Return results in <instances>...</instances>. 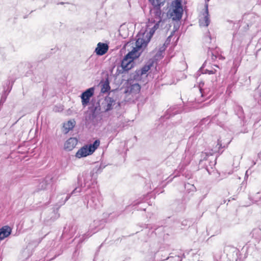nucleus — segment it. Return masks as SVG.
I'll return each mask as SVG.
<instances>
[{
	"mask_svg": "<svg viewBox=\"0 0 261 261\" xmlns=\"http://www.w3.org/2000/svg\"><path fill=\"white\" fill-rule=\"evenodd\" d=\"M217 145H218V146H219V147H218V150H215L214 151V152L218 151H219V149H220V148H222V147H225V146H224L223 147H222V143H221V141H220V140H218V144H217Z\"/></svg>",
	"mask_w": 261,
	"mask_h": 261,
	"instance_id": "26",
	"label": "nucleus"
},
{
	"mask_svg": "<svg viewBox=\"0 0 261 261\" xmlns=\"http://www.w3.org/2000/svg\"><path fill=\"white\" fill-rule=\"evenodd\" d=\"M99 144L100 141L98 140H96L92 144L84 146L78 150L76 153L75 156L80 159L91 154L97 148Z\"/></svg>",
	"mask_w": 261,
	"mask_h": 261,
	"instance_id": "3",
	"label": "nucleus"
},
{
	"mask_svg": "<svg viewBox=\"0 0 261 261\" xmlns=\"http://www.w3.org/2000/svg\"><path fill=\"white\" fill-rule=\"evenodd\" d=\"M141 87L138 83H135L130 85L127 87L125 91L126 96H129L128 99H133L135 98V95L138 94L140 91Z\"/></svg>",
	"mask_w": 261,
	"mask_h": 261,
	"instance_id": "5",
	"label": "nucleus"
},
{
	"mask_svg": "<svg viewBox=\"0 0 261 261\" xmlns=\"http://www.w3.org/2000/svg\"><path fill=\"white\" fill-rule=\"evenodd\" d=\"M208 120L207 118L203 119L199 123V127H202V128H203L204 127L202 126L205 124L206 122H207Z\"/></svg>",
	"mask_w": 261,
	"mask_h": 261,
	"instance_id": "23",
	"label": "nucleus"
},
{
	"mask_svg": "<svg viewBox=\"0 0 261 261\" xmlns=\"http://www.w3.org/2000/svg\"><path fill=\"white\" fill-rule=\"evenodd\" d=\"M109 49V46L107 44L99 42L95 49V52L98 56L105 55Z\"/></svg>",
	"mask_w": 261,
	"mask_h": 261,
	"instance_id": "10",
	"label": "nucleus"
},
{
	"mask_svg": "<svg viewBox=\"0 0 261 261\" xmlns=\"http://www.w3.org/2000/svg\"><path fill=\"white\" fill-rule=\"evenodd\" d=\"M257 195H258V196H260V194L259 193H257Z\"/></svg>",
	"mask_w": 261,
	"mask_h": 261,
	"instance_id": "30",
	"label": "nucleus"
},
{
	"mask_svg": "<svg viewBox=\"0 0 261 261\" xmlns=\"http://www.w3.org/2000/svg\"><path fill=\"white\" fill-rule=\"evenodd\" d=\"M75 122L74 120H69L64 124V132L65 134L68 133L75 126Z\"/></svg>",
	"mask_w": 261,
	"mask_h": 261,
	"instance_id": "14",
	"label": "nucleus"
},
{
	"mask_svg": "<svg viewBox=\"0 0 261 261\" xmlns=\"http://www.w3.org/2000/svg\"><path fill=\"white\" fill-rule=\"evenodd\" d=\"M150 12L151 17L146 23L145 30H141L137 36L138 47L147 45L155 31L164 23L162 20L164 13L162 12L160 7H153Z\"/></svg>",
	"mask_w": 261,
	"mask_h": 261,
	"instance_id": "1",
	"label": "nucleus"
},
{
	"mask_svg": "<svg viewBox=\"0 0 261 261\" xmlns=\"http://www.w3.org/2000/svg\"><path fill=\"white\" fill-rule=\"evenodd\" d=\"M77 140L75 138H70L68 139L64 144V149L70 151L72 150L76 145Z\"/></svg>",
	"mask_w": 261,
	"mask_h": 261,
	"instance_id": "11",
	"label": "nucleus"
},
{
	"mask_svg": "<svg viewBox=\"0 0 261 261\" xmlns=\"http://www.w3.org/2000/svg\"><path fill=\"white\" fill-rule=\"evenodd\" d=\"M94 87H91L82 93L81 98L83 106L86 107L88 105L90 98L94 95Z\"/></svg>",
	"mask_w": 261,
	"mask_h": 261,
	"instance_id": "6",
	"label": "nucleus"
},
{
	"mask_svg": "<svg viewBox=\"0 0 261 261\" xmlns=\"http://www.w3.org/2000/svg\"><path fill=\"white\" fill-rule=\"evenodd\" d=\"M185 188L187 189V190H190L191 191H195V187L193 185H191L190 184H187L185 185Z\"/></svg>",
	"mask_w": 261,
	"mask_h": 261,
	"instance_id": "21",
	"label": "nucleus"
},
{
	"mask_svg": "<svg viewBox=\"0 0 261 261\" xmlns=\"http://www.w3.org/2000/svg\"><path fill=\"white\" fill-rule=\"evenodd\" d=\"M110 89L109 83L108 82H105L102 85L101 91L102 93H106L108 92Z\"/></svg>",
	"mask_w": 261,
	"mask_h": 261,
	"instance_id": "19",
	"label": "nucleus"
},
{
	"mask_svg": "<svg viewBox=\"0 0 261 261\" xmlns=\"http://www.w3.org/2000/svg\"><path fill=\"white\" fill-rule=\"evenodd\" d=\"M215 164H216L215 160H214V161L211 162V163L210 164V166L211 167V170H210L208 168V167L207 166H206V170L207 171V172H208L209 174H211V173L212 172V170H213V167L215 166Z\"/></svg>",
	"mask_w": 261,
	"mask_h": 261,
	"instance_id": "22",
	"label": "nucleus"
},
{
	"mask_svg": "<svg viewBox=\"0 0 261 261\" xmlns=\"http://www.w3.org/2000/svg\"><path fill=\"white\" fill-rule=\"evenodd\" d=\"M97 193H93L91 196H88L87 207L92 208H97L100 205L99 200L97 198Z\"/></svg>",
	"mask_w": 261,
	"mask_h": 261,
	"instance_id": "7",
	"label": "nucleus"
},
{
	"mask_svg": "<svg viewBox=\"0 0 261 261\" xmlns=\"http://www.w3.org/2000/svg\"><path fill=\"white\" fill-rule=\"evenodd\" d=\"M204 64H205V63L203 64L202 66L201 67V68L199 70L202 73H208L209 74H214L215 73L216 70L214 71V70H209L206 69L204 71L203 68Z\"/></svg>",
	"mask_w": 261,
	"mask_h": 261,
	"instance_id": "20",
	"label": "nucleus"
},
{
	"mask_svg": "<svg viewBox=\"0 0 261 261\" xmlns=\"http://www.w3.org/2000/svg\"><path fill=\"white\" fill-rule=\"evenodd\" d=\"M153 7H161L163 6L165 0H149Z\"/></svg>",
	"mask_w": 261,
	"mask_h": 261,
	"instance_id": "18",
	"label": "nucleus"
},
{
	"mask_svg": "<svg viewBox=\"0 0 261 261\" xmlns=\"http://www.w3.org/2000/svg\"><path fill=\"white\" fill-rule=\"evenodd\" d=\"M153 61H149L140 70L141 75L146 74L153 66Z\"/></svg>",
	"mask_w": 261,
	"mask_h": 261,
	"instance_id": "15",
	"label": "nucleus"
},
{
	"mask_svg": "<svg viewBox=\"0 0 261 261\" xmlns=\"http://www.w3.org/2000/svg\"><path fill=\"white\" fill-rule=\"evenodd\" d=\"M70 196H71V195H67L65 200L61 204H64L66 202V201H67L69 199V198L70 197Z\"/></svg>",
	"mask_w": 261,
	"mask_h": 261,
	"instance_id": "27",
	"label": "nucleus"
},
{
	"mask_svg": "<svg viewBox=\"0 0 261 261\" xmlns=\"http://www.w3.org/2000/svg\"><path fill=\"white\" fill-rule=\"evenodd\" d=\"M173 9L169 15L173 20H179L182 15L183 9L180 0H175L172 3Z\"/></svg>",
	"mask_w": 261,
	"mask_h": 261,
	"instance_id": "4",
	"label": "nucleus"
},
{
	"mask_svg": "<svg viewBox=\"0 0 261 261\" xmlns=\"http://www.w3.org/2000/svg\"><path fill=\"white\" fill-rule=\"evenodd\" d=\"M208 54H211L212 60L213 61L215 60L218 57L220 58L221 57V56L217 51V48L214 50H212L210 47H208Z\"/></svg>",
	"mask_w": 261,
	"mask_h": 261,
	"instance_id": "17",
	"label": "nucleus"
},
{
	"mask_svg": "<svg viewBox=\"0 0 261 261\" xmlns=\"http://www.w3.org/2000/svg\"><path fill=\"white\" fill-rule=\"evenodd\" d=\"M146 45L142 46L140 47H138L137 45V41L136 42V47H134L133 49L129 51L123 59L121 62V67L125 71H128L132 69L134 65V60L140 56V53L138 50L141 48L145 47Z\"/></svg>",
	"mask_w": 261,
	"mask_h": 261,
	"instance_id": "2",
	"label": "nucleus"
},
{
	"mask_svg": "<svg viewBox=\"0 0 261 261\" xmlns=\"http://www.w3.org/2000/svg\"><path fill=\"white\" fill-rule=\"evenodd\" d=\"M102 222L101 220H94L93 223L90 225L89 231L84 237L86 236L87 237H89L95 233L97 231L96 228L100 225Z\"/></svg>",
	"mask_w": 261,
	"mask_h": 261,
	"instance_id": "9",
	"label": "nucleus"
},
{
	"mask_svg": "<svg viewBox=\"0 0 261 261\" xmlns=\"http://www.w3.org/2000/svg\"><path fill=\"white\" fill-rule=\"evenodd\" d=\"M171 112V110L170 109L168 110L167 113H170Z\"/></svg>",
	"mask_w": 261,
	"mask_h": 261,
	"instance_id": "28",
	"label": "nucleus"
},
{
	"mask_svg": "<svg viewBox=\"0 0 261 261\" xmlns=\"http://www.w3.org/2000/svg\"><path fill=\"white\" fill-rule=\"evenodd\" d=\"M53 179H54V178L52 177L47 176L45 178V181L47 182H48L49 184H50V182L54 181L53 180Z\"/></svg>",
	"mask_w": 261,
	"mask_h": 261,
	"instance_id": "25",
	"label": "nucleus"
},
{
	"mask_svg": "<svg viewBox=\"0 0 261 261\" xmlns=\"http://www.w3.org/2000/svg\"><path fill=\"white\" fill-rule=\"evenodd\" d=\"M210 0H205V4H207V2L209 1Z\"/></svg>",
	"mask_w": 261,
	"mask_h": 261,
	"instance_id": "29",
	"label": "nucleus"
},
{
	"mask_svg": "<svg viewBox=\"0 0 261 261\" xmlns=\"http://www.w3.org/2000/svg\"><path fill=\"white\" fill-rule=\"evenodd\" d=\"M12 232V228L7 225L0 228V241L9 237Z\"/></svg>",
	"mask_w": 261,
	"mask_h": 261,
	"instance_id": "12",
	"label": "nucleus"
},
{
	"mask_svg": "<svg viewBox=\"0 0 261 261\" xmlns=\"http://www.w3.org/2000/svg\"><path fill=\"white\" fill-rule=\"evenodd\" d=\"M203 17L199 19L200 26L207 27L210 22L208 11V4H205V11L203 14Z\"/></svg>",
	"mask_w": 261,
	"mask_h": 261,
	"instance_id": "8",
	"label": "nucleus"
},
{
	"mask_svg": "<svg viewBox=\"0 0 261 261\" xmlns=\"http://www.w3.org/2000/svg\"><path fill=\"white\" fill-rule=\"evenodd\" d=\"M106 101L107 102L106 111H107L112 110L113 108L114 105H115L116 104L115 100L110 97H108L107 98H106Z\"/></svg>",
	"mask_w": 261,
	"mask_h": 261,
	"instance_id": "16",
	"label": "nucleus"
},
{
	"mask_svg": "<svg viewBox=\"0 0 261 261\" xmlns=\"http://www.w3.org/2000/svg\"><path fill=\"white\" fill-rule=\"evenodd\" d=\"M81 192V188H76L71 193V195H74L76 193H80Z\"/></svg>",
	"mask_w": 261,
	"mask_h": 261,
	"instance_id": "24",
	"label": "nucleus"
},
{
	"mask_svg": "<svg viewBox=\"0 0 261 261\" xmlns=\"http://www.w3.org/2000/svg\"><path fill=\"white\" fill-rule=\"evenodd\" d=\"M251 236L257 242L261 240V228L259 227L254 228L251 233Z\"/></svg>",
	"mask_w": 261,
	"mask_h": 261,
	"instance_id": "13",
	"label": "nucleus"
}]
</instances>
